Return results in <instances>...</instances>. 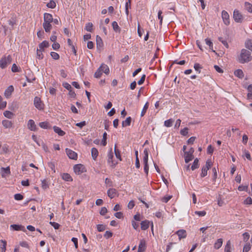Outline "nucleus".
<instances>
[{"instance_id":"nucleus-57","label":"nucleus","mask_w":252,"mask_h":252,"mask_svg":"<svg viewBox=\"0 0 252 252\" xmlns=\"http://www.w3.org/2000/svg\"><path fill=\"white\" fill-rule=\"evenodd\" d=\"M49 223L55 229H58L59 228L60 226V225L57 223V222H52V221H50L49 222Z\"/></svg>"},{"instance_id":"nucleus-51","label":"nucleus","mask_w":252,"mask_h":252,"mask_svg":"<svg viewBox=\"0 0 252 252\" xmlns=\"http://www.w3.org/2000/svg\"><path fill=\"white\" fill-rule=\"evenodd\" d=\"M50 55H51V56L52 57V58L54 60H57L59 59V58H60L59 55L56 52H51L50 53Z\"/></svg>"},{"instance_id":"nucleus-4","label":"nucleus","mask_w":252,"mask_h":252,"mask_svg":"<svg viewBox=\"0 0 252 252\" xmlns=\"http://www.w3.org/2000/svg\"><path fill=\"white\" fill-rule=\"evenodd\" d=\"M107 162L109 165L112 167H114L117 164L113 160V153L112 148H111L108 152L107 154Z\"/></svg>"},{"instance_id":"nucleus-23","label":"nucleus","mask_w":252,"mask_h":252,"mask_svg":"<svg viewBox=\"0 0 252 252\" xmlns=\"http://www.w3.org/2000/svg\"><path fill=\"white\" fill-rule=\"evenodd\" d=\"M96 47L97 48H102L103 45V41L101 37L97 35L96 37Z\"/></svg>"},{"instance_id":"nucleus-64","label":"nucleus","mask_w":252,"mask_h":252,"mask_svg":"<svg viewBox=\"0 0 252 252\" xmlns=\"http://www.w3.org/2000/svg\"><path fill=\"white\" fill-rule=\"evenodd\" d=\"M244 203L246 204L251 205L252 204V199L250 197H247L244 201Z\"/></svg>"},{"instance_id":"nucleus-53","label":"nucleus","mask_w":252,"mask_h":252,"mask_svg":"<svg viewBox=\"0 0 252 252\" xmlns=\"http://www.w3.org/2000/svg\"><path fill=\"white\" fill-rule=\"evenodd\" d=\"M41 186L43 189H47L49 188L48 184L46 180H43L42 181Z\"/></svg>"},{"instance_id":"nucleus-46","label":"nucleus","mask_w":252,"mask_h":252,"mask_svg":"<svg viewBox=\"0 0 252 252\" xmlns=\"http://www.w3.org/2000/svg\"><path fill=\"white\" fill-rule=\"evenodd\" d=\"M202 68L201 65L198 63H195L194 64V68L198 73H200L201 69Z\"/></svg>"},{"instance_id":"nucleus-25","label":"nucleus","mask_w":252,"mask_h":252,"mask_svg":"<svg viewBox=\"0 0 252 252\" xmlns=\"http://www.w3.org/2000/svg\"><path fill=\"white\" fill-rule=\"evenodd\" d=\"M99 67L100 69H101V71L103 72L106 74H108L109 73L110 70L107 65L102 64Z\"/></svg>"},{"instance_id":"nucleus-42","label":"nucleus","mask_w":252,"mask_h":252,"mask_svg":"<svg viewBox=\"0 0 252 252\" xmlns=\"http://www.w3.org/2000/svg\"><path fill=\"white\" fill-rule=\"evenodd\" d=\"M93 25L92 23H88L86 24L85 29L88 32H92L93 30Z\"/></svg>"},{"instance_id":"nucleus-22","label":"nucleus","mask_w":252,"mask_h":252,"mask_svg":"<svg viewBox=\"0 0 252 252\" xmlns=\"http://www.w3.org/2000/svg\"><path fill=\"white\" fill-rule=\"evenodd\" d=\"M50 22H43V27L45 30V31L47 32H50L52 29V25Z\"/></svg>"},{"instance_id":"nucleus-59","label":"nucleus","mask_w":252,"mask_h":252,"mask_svg":"<svg viewBox=\"0 0 252 252\" xmlns=\"http://www.w3.org/2000/svg\"><path fill=\"white\" fill-rule=\"evenodd\" d=\"M113 233L110 231H106L104 234V237L108 239L112 236Z\"/></svg>"},{"instance_id":"nucleus-33","label":"nucleus","mask_w":252,"mask_h":252,"mask_svg":"<svg viewBox=\"0 0 252 252\" xmlns=\"http://www.w3.org/2000/svg\"><path fill=\"white\" fill-rule=\"evenodd\" d=\"M39 126L40 127L44 129H48L51 127L49 123L47 122H41L39 124Z\"/></svg>"},{"instance_id":"nucleus-49","label":"nucleus","mask_w":252,"mask_h":252,"mask_svg":"<svg viewBox=\"0 0 252 252\" xmlns=\"http://www.w3.org/2000/svg\"><path fill=\"white\" fill-rule=\"evenodd\" d=\"M106 139H107V133L106 132H104L103 134V138L101 141V144L103 146H105L107 144L106 142Z\"/></svg>"},{"instance_id":"nucleus-40","label":"nucleus","mask_w":252,"mask_h":252,"mask_svg":"<svg viewBox=\"0 0 252 252\" xmlns=\"http://www.w3.org/2000/svg\"><path fill=\"white\" fill-rule=\"evenodd\" d=\"M149 107V103L148 102H147L144 105L143 109L141 113V117H143L146 113L148 108Z\"/></svg>"},{"instance_id":"nucleus-28","label":"nucleus","mask_w":252,"mask_h":252,"mask_svg":"<svg viewBox=\"0 0 252 252\" xmlns=\"http://www.w3.org/2000/svg\"><path fill=\"white\" fill-rule=\"evenodd\" d=\"M53 129L54 131L58 133L60 136H63L65 134V132L62 130L61 128L58 126H54L53 127Z\"/></svg>"},{"instance_id":"nucleus-10","label":"nucleus","mask_w":252,"mask_h":252,"mask_svg":"<svg viewBox=\"0 0 252 252\" xmlns=\"http://www.w3.org/2000/svg\"><path fill=\"white\" fill-rule=\"evenodd\" d=\"M10 227L11 228H12L13 230H15V231L21 230L23 232L26 231V229H25V227L22 225L11 224L10 226Z\"/></svg>"},{"instance_id":"nucleus-55","label":"nucleus","mask_w":252,"mask_h":252,"mask_svg":"<svg viewBox=\"0 0 252 252\" xmlns=\"http://www.w3.org/2000/svg\"><path fill=\"white\" fill-rule=\"evenodd\" d=\"M212 166V162L210 160H207L206 162L205 165L203 166V167L206 168L207 170H209Z\"/></svg>"},{"instance_id":"nucleus-11","label":"nucleus","mask_w":252,"mask_h":252,"mask_svg":"<svg viewBox=\"0 0 252 252\" xmlns=\"http://www.w3.org/2000/svg\"><path fill=\"white\" fill-rule=\"evenodd\" d=\"M14 87L12 85L9 86L4 91V95L6 98H9L14 91Z\"/></svg>"},{"instance_id":"nucleus-52","label":"nucleus","mask_w":252,"mask_h":252,"mask_svg":"<svg viewBox=\"0 0 252 252\" xmlns=\"http://www.w3.org/2000/svg\"><path fill=\"white\" fill-rule=\"evenodd\" d=\"M48 165L49 167L51 169V170L52 171H53V172L54 173H55L56 170H55V163L54 162H49L48 163Z\"/></svg>"},{"instance_id":"nucleus-35","label":"nucleus","mask_w":252,"mask_h":252,"mask_svg":"<svg viewBox=\"0 0 252 252\" xmlns=\"http://www.w3.org/2000/svg\"><path fill=\"white\" fill-rule=\"evenodd\" d=\"M205 43L206 45H208L209 47V49L211 50L212 51L215 52L213 50V43L209 38H206L205 39Z\"/></svg>"},{"instance_id":"nucleus-50","label":"nucleus","mask_w":252,"mask_h":252,"mask_svg":"<svg viewBox=\"0 0 252 252\" xmlns=\"http://www.w3.org/2000/svg\"><path fill=\"white\" fill-rule=\"evenodd\" d=\"M56 6V2L54 0H50V1L47 4V6L50 8H54Z\"/></svg>"},{"instance_id":"nucleus-32","label":"nucleus","mask_w":252,"mask_h":252,"mask_svg":"<svg viewBox=\"0 0 252 252\" xmlns=\"http://www.w3.org/2000/svg\"><path fill=\"white\" fill-rule=\"evenodd\" d=\"M105 185L106 186V187H109L111 188H112V187H113V183L112 181L108 178H106L105 179Z\"/></svg>"},{"instance_id":"nucleus-56","label":"nucleus","mask_w":252,"mask_h":252,"mask_svg":"<svg viewBox=\"0 0 252 252\" xmlns=\"http://www.w3.org/2000/svg\"><path fill=\"white\" fill-rule=\"evenodd\" d=\"M208 170L202 167L201 170V173L200 174V176L202 178L205 177L207 175V171Z\"/></svg>"},{"instance_id":"nucleus-34","label":"nucleus","mask_w":252,"mask_h":252,"mask_svg":"<svg viewBox=\"0 0 252 252\" xmlns=\"http://www.w3.org/2000/svg\"><path fill=\"white\" fill-rule=\"evenodd\" d=\"M112 26L114 31L116 32H120L121 29L118 25V23L116 21H114L112 23Z\"/></svg>"},{"instance_id":"nucleus-7","label":"nucleus","mask_w":252,"mask_h":252,"mask_svg":"<svg viewBox=\"0 0 252 252\" xmlns=\"http://www.w3.org/2000/svg\"><path fill=\"white\" fill-rule=\"evenodd\" d=\"M65 152L69 158L75 160L77 158V154L71 149L66 148Z\"/></svg>"},{"instance_id":"nucleus-36","label":"nucleus","mask_w":252,"mask_h":252,"mask_svg":"<svg viewBox=\"0 0 252 252\" xmlns=\"http://www.w3.org/2000/svg\"><path fill=\"white\" fill-rule=\"evenodd\" d=\"M199 167V160L198 158H195L191 165V169L192 170H194Z\"/></svg>"},{"instance_id":"nucleus-1","label":"nucleus","mask_w":252,"mask_h":252,"mask_svg":"<svg viewBox=\"0 0 252 252\" xmlns=\"http://www.w3.org/2000/svg\"><path fill=\"white\" fill-rule=\"evenodd\" d=\"M252 59V57L251 52L244 48L241 50L240 53L236 58L237 61L241 64L248 63L251 61Z\"/></svg>"},{"instance_id":"nucleus-30","label":"nucleus","mask_w":252,"mask_h":252,"mask_svg":"<svg viewBox=\"0 0 252 252\" xmlns=\"http://www.w3.org/2000/svg\"><path fill=\"white\" fill-rule=\"evenodd\" d=\"M131 122V118L130 117H128L126 118V120L123 121L122 122V126L126 127L127 126H129L130 125Z\"/></svg>"},{"instance_id":"nucleus-6","label":"nucleus","mask_w":252,"mask_h":252,"mask_svg":"<svg viewBox=\"0 0 252 252\" xmlns=\"http://www.w3.org/2000/svg\"><path fill=\"white\" fill-rule=\"evenodd\" d=\"M233 18L237 23H241L243 19L242 15L237 9L234 10L233 12Z\"/></svg>"},{"instance_id":"nucleus-31","label":"nucleus","mask_w":252,"mask_h":252,"mask_svg":"<svg viewBox=\"0 0 252 252\" xmlns=\"http://www.w3.org/2000/svg\"><path fill=\"white\" fill-rule=\"evenodd\" d=\"M234 75L239 78H242L244 76V73L241 69H237L234 71Z\"/></svg>"},{"instance_id":"nucleus-58","label":"nucleus","mask_w":252,"mask_h":252,"mask_svg":"<svg viewBox=\"0 0 252 252\" xmlns=\"http://www.w3.org/2000/svg\"><path fill=\"white\" fill-rule=\"evenodd\" d=\"M188 127H185L180 131V134L183 136H186L188 133Z\"/></svg>"},{"instance_id":"nucleus-29","label":"nucleus","mask_w":252,"mask_h":252,"mask_svg":"<svg viewBox=\"0 0 252 252\" xmlns=\"http://www.w3.org/2000/svg\"><path fill=\"white\" fill-rule=\"evenodd\" d=\"M91 154L93 159L96 160L98 155V152L97 149L93 148L91 150Z\"/></svg>"},{"instance_id":"nucleus-19","label":"nucleus","mask_w":252,"mask_h":252,"mask_svg":"<svg viewBox=\"0 0 252 252\" xmlns=\"http://www.w3.org/2000/svg\"><path fill=\"white\" fill-rule=\"evenodd\" d=\"M61 177L63 180L66 182H71L73 180L71 176L68 173H63L61 174Z\"/></svg>"},{"instance_id":"nucleus-63","label":"nucleus","mask_w":252,"mask_h":252,"mask_svg":"<svg viewBox=\"0 0 252 252\" xmlns=\"http://www.w3.org/2000/svg\"><path fill=\"white\" fill-rule=\"evenodd\" d=\"M243 240L245 242H247L250 238V235L248 232H245L243 234Z\"/></svg>"},{"instance_id":"nucleus-17","label":"nucleus","mask_w":252,"mask_h":252,"mask_svg":"<svg viewBox=\"0 0 252 252\" xmlns=\"http://www.w3.org/2000/svg\"><path fill=\"white\" fill-rule=\"evenodd\" d=\"M184 158H185V162L188 163L193 159V155H191V154H189L187 152H185Z\"/></svg>"},{"instance_id":"nucleus-13","label":"nucleus","mask_w":252,"mask_h":252,"mask_svg":"<svg viewBox=\"0 0 252 252\" xmlns=\"http://www.w3.org/2000/svg\"><path fill=\"white\" fill-rule=\"evenodd\" d=\"M146 242L144 239H142L140 241L138 246V252H144L146 250Z\"/></svg>"},{"instance_id":"nucleus-21","label":"nucleus","mask_w":252,"mask_h":252,"mask_svg":"<svg viewBox=\"0 0 252 252\" xmlns=\"http://www.w3.org/2000/svg\"><path fill=\"white\" fill-rule=\"evenodd\" d=\"M49 46V42L47 41L44 40L38 45L39 50H42L44 51L45 48H47Z\"/></svg>"},{"instance_id":"nucleus-38","label":"nucleus","mask_w":252,"mask_h":252,"mask_svg":"<svg viewBox=\"0 0 252 252\" xmlns=\"http://www.w3.org/2000/svg\"><path fill=\"white\" fill-rule=\"evenodd\" d=\"M114 152L116 158L120 160H122L120 151L116 148V145H115Z\"/></svg>"},{"instance_id":"nucleus-43","label":"nucleus","mask_w":252,"mask_h":252,"mask_svg":"<svg viewBox=\"0 0 252 252\" xmlns=\"http://www.w3.org/2000/svg\"><path fill=\"white\" fill-rule=\"evenodd\" d=\"M230 249H231V242H230V240H228L225 246L224 252H231Z\"/></svg>"},{"instance_id":"nucleus-37","label":"nucleus","mask_w":252,"mask_h":252,"mask_svg":"<svg viewBox=\"0 0 252 252\" xmlns=\"http://www.w3.org/2000/svg\"><path fill=\"white\" fill-rule=\"evenodd\" d=\"M245 8L250 13H252V4L249 2H245Z\"/></svg>"},{"instance_id":"nucleus-18","label":"nucleus","mask_w":252,"mask_h":252,"mask_svg":"<svg viewBox=\"0 0 252 252\" xmlns=\"http://www.w3.org/2000/svg\"><path fill=\"white\" fill-rule=\"evenodd\" d=\"M2 125L5 128H8L12 127L13 123L10 121L4 120L2 121Z\"/></svg>"},{"instance_id":"nucleus-41","label":"nucleus","mask_w":252,"mask_h":252,"mask_svg":"<svg viewBox=\"0 0 252 252\" xmlns=\"http://www.w3.org/2000/svg\"><path fill=\"white\" fill-rule=\"evenodd\" d=\"M6 101H3L2 97L0 96V109H3L6 106Z\"/></svg>"},{"instance_id":"nucleus-27","label":"nucleus","mask_w":252,"mask_h":252,"mask_svg":"<svg viewBox=\"0 0 252 252\" xmlns=\"http://www.w3.org/2000/svg\"><path fill=\"white\" fill-rule=\"evenodd\" d=\"M149 227V221L145 220L141 222V228L142 230H146Z\"/></svg>"},{"instance_id":"nucleus-54","label":"nucleus","mask_w":252,"mask_h":252,"mask_svg":"<svg viewBox=\"0 0 252 252\" xmlns=\"http://www.w3.org/2000/svg\"><path fill=\"white\" fill-rule=\"evenodd\" d=\"M219 40L220 42H221L224 46H225L227 48L229 47V45L226 40L224 39L222 37H219Z\"/></svg>"},{"instance_id":"nucleus-16","label":"nucleus","mask_w":252,"mask_h":252,"mask_svg":"<svg viewBox=\"0 0 252 252\" xmlns=\"http://www.w3.org/2000/svg\"><path fill=\"white\" fill-rule=\"evenodd\" d=\"M176 234L178 235L179 238L181 240L182 238H185L187 237V232L186 230L184 229H180L176 232Z\"/></svg>"},{"instance_id":"nucleus-9","label":"nucleus","mask_w":252,"mask_h":252,"mask_svg":"<svg viewBox=\"0 0 252 252\" xmlns=\"http://www.w3.org/2000/svg\"><path fill=\"white\" fill-rule=\"evenodd\" d=\"M107 195L111 198H114L117 195V191L115 189L110 188L107 191Z\"/></svg>"},{"instance_id":"nucleus-8","label":"nucleus","mask_w":252,"mask_h":252,"mask_svg":"<svg viewBox=\"0 0 252 252\" xmlns=\"http://www.w3.org/2000/svg\"><path fill=\"white\" fill-rule=\"evenodd\" d=\"M221 17L224 23L226 25H228L230 24L229 15L228 13L225 10H222L221 12Z\"/></svg>"},{"instance_id":"nucleus-15","label":"nucleus","mask_w":252,"mask_h":252,"mask_svg":"<svg viewBox=\"0 0 252 252\" xmlns=\"http://www.w3.org/2000/svg\"><path fill=\"white\" fill-rule=\"evenodd\" d=\"M53 18L52 14L48 13L44 14V22H53Z\"/></svg>"},{"instance_id":"nucleus-5","label":"nucleus","mask_w":252,"mask_h":252,"mask_svg":"<svg viewBox=\"0 0 252 252\" xmlns=\"http://www.w3.org/2000/svg\"><path fill=\"white\" fill-rule=\"evenodd\" d=\"M75 173L80 175L85 171V167L81 164H76L73 167Z\"/></svg>"},{"instance_id":"nucleus-47","label":"nucleus","mask_w":252,"mask_h":252,"mask_svg":"<svg viewBox=\"0 0 252 252\" xmlns=\"http://www.w3.org/2000/svg\"><path fill=\"white\" fill-rule=\"evenodd\" d=\"M43 52V51H42V50H39V48L37 49V53H36L37 58L39 60H41L43 58V55L42 54Z\"/></svg>"},{"instance_id":"nucleus-44","label":"nucleus","mask_w":252,"mask_h":252,"mask_svg":"<svg viewBox=\"0 0 252 252\" xmlns=\"http://www.w3.org/2000/svg\"><path fill=\"white\" fill-rule=\"evenodd\" d=\"M3 115L5 117L8 119H11L13 116V113L9 111H4L3 113Z\"/></svg>"},{"instance_id":"nucleus-45","label":"nucleus","mask_w":252,"mask_h":252,"mask_svg":"<svg viewBox=\"0 0 252 252\" xmlns=\"http://www.w3.org/2000/svg\"><path fill=\"white\" fill-rule=\"evenodd\" d=\"M251 249V246L250 244L247 243L243 247V252H248Z\"/></svg>"},{"instance_id":"nucleus-26","label":"nucleus","mask_w":252,"mask_h":252,"mask_svg":"<svg viewBox=\"0 0 252 252\" xmlns=\"http://www.w3.org/2000/svg\"><path fill=\"white\" fill-rule=\"evenodd\" d=\"M6 244L7 243L6 241L3 240H0V250L1 252H5Z\"/></svg>"},{"instance_id":"nucleus-12","label":"nucleus","mask_w":252,"mask_h":252,"mask_svg":"<svg viewBox=\"0 0 252 252\" xmlns=\"http://www.w3.org/2000/svg\"><path fill=\"white\" fill-rule=\"evenodd\" d=\"M34 105L35 107L38 109H42L43 108L40 98L36 96L34 98Z\"/></svg>"},{"instance_id":"nucleus-2","label":"nucleus","mask_w":252,"mask_h":252,"mask_svg":"<svg viewBox=\"0 0 252 252\" xmlns=\"http://www.w3.org/2000/svg\"><path fill=\"white\" fill-rule=\"evenodd\" d=\"M12 58L10 55L3 57L0 60V66L2 68H5L7 64L11 62Z\"/></svg>"},{"instance_id":"nucleus-62","label":"nucleus","mask_w":252,"mask_h":252,"mask_svg":"<svg viewBox=\"0 0 252 252\" xmlns=\"http://www.w3.org/2000/svg\"><path fill=\"white\" fill-rule=\"evenodd\" d=\"M105 227L102 224H98L97 225V229L99 232L103 231L105 230Z\"/></svg>"},{"instance_id":"nucleus-24","label":"nucleus","mask_w":252,"mask_h":252,"mask_svg":"<svg viewBox=\"0 0 252 252\" xmlns=\"http://www.w3.org/2000/svg\"><path fill=\"white\" fill-rule=\"evenodd\" d=\"M223 240L221 238L218 239L214 244V248L216 250L219 249L222 246Z\"/></svg>"},{"instance_id":"nucleus-14","label":"nucleus","mask_w":252,"mask_h":252,"mask_svg":"<svg viewBox=\"0 0 252 252\" xmlns=\"http://www.w3.org/2000/svg\"><path fill=\"white\" fill-rule=\"evenodd\" d=\"M28 128L32 131H36L37 129L35 123L34 121L32 120H30L28 121Z\"/></svg>"},{"instance_id":"nucleus-48","label":"nucleus","mask_w":252,"mask_h":252,"mask_svg":"<svg viewBox=\"0 0 252 252\" xmlns=\"http://www.w3.org/2000/svg\"><path fill=\"white\" fill-rule=\"evenodd\" d=\"M102 71H101V69L99 67L96 71L94 73V76L96 78H99L101 77L102 75Z\"/></svg>"},{"instance_id":"nucleus-60","label":"nucleus","mask_w":252,"mask_h":252,"mask_svg":"<svg viewBox=\"0 0 252 252\" xmlns=\"http://www.w3.org/2000/svg\"><path fill=\"white\" fill-rule=\"evenodd\" d=\"M23 198V196L20 193H17L14 195V199L16 200H21Z\"/></svg>"},{"instance_id":"nucleus-39","label":"nucleus","mask_w":252,"mask_h":252,"mask_svg":"<svg viewBox=\"0 0 252 252\" xmlns=\"http://www.w3.org/2000/svg\"><path fill=\"white\" fill-rule=\"evenodd\" d=\"M174 120L172 119H168L164 121V125L166 127H170L172 126Z\"/></svg>"},{"instance_id":"nucleus-20","label":"nucleus","mask_w":252,"mask_h":252,"mask_svg":"<svg viewBox=\"0 0 252 252\" xmlns=\"http://www.w3.org/2000/svg\"><path fill=\"white\" fill-rule=\"evenodd\" d=\"M245 46L249 51L252 52V40L250 39L246 40L245 42Z\"/></svg>"},{"instance_id":"nucleus-61","label":"nucleus","mask_w":252,"mask_h":252,"mask_svg":"<svg viewBox=\"0 0 252 252\" xmlns=\"http://www.w3.org/2000/svg\"><path fill=\"white\" fill-rule=\"evenodd\" d=\"M11 70L13 72H18L20 71V70L19 69L18 66L16 65L15 63H14L12 65Z\"/></svg>"},{"instance_id":"nucleus-3","label":"nucleus","mask_w":252,"mask_h":252,"mask_svg":"<svg viewBox=\"0 0 252 252\" xmlns=\"http://www.w3.org/2000/svg\"><path fill=\"white\" fill-rule=\"evenodd\" d=\"M144 157H143V163L144 165V172L148 175V171H149V165L148 164V152L147 149H145L144 150Z\"/></svg>"}]
</instances>
